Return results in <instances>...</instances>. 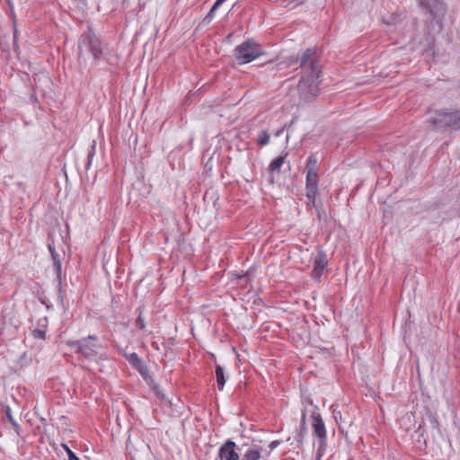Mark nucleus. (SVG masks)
Returning a JSON list of instances; mask_svg holds the SVG:
<instances>
[{"instance_id": "1", "label": "nucleus", "mask_w": 460, "mask_h": 460, "mask_svg": "<svg viewBox=\"0 0 460 460\" xmlns=\"http://www.w3.org/2000/svg\"><path fill=\"white\" fill-rule=\"evenodd\" d=\"M298 63L301 78L297 84L299 97L304 102H309L320 93V74L321 66L317 52L314 49H307L291 60V64Z\"/></svg>"}, {"instance_id": "2", "label": "nucleus", "mask_w": 460, "mask_h": 460, "mask_svg": "<svg viewBox=\"0 0 460 460\" xmlns=\"http://www.w3.org/2000/svg\"><path fill=\"white\" fill-rule=\"evenodd\" d=\"M78 61L86 65L92 57L94 60L99 59L104 49V44L101 39L91 30L83 33L78 41Z\"/></svg>"}, {"instance_id": "3", "label": "nucleus", "mask_w": 460, "mask_h": 460, "mask_svg": "<svg viewBox=\"0 0 460 460\" xmlns=\"http://www.w3.org/2000/svg\"><path fill=\"white\" fill-rule=\"evenodd\" d=\"M264 54L261 46L253 40H247L234 49V57L239 64H247Z\"/></svg>"}, {"instance_id": "4", "label": "nucleus", "mask_w": 460, "mask_h": 460, "mask_svg": "<svg viewBox=\"0 0 460 460\" xmlns=\"http://www.w3.org/2000/svg\"><path fill=\"white\" fill-rule=\"evenodd\" d=\"M68 345L75 348V352L82 355L85 358H95L102 346L98 342V338L95 335H89L77 341H69Z\"/></svg>"}, {"instance_id": "5", "label": "nucleus", "mask_w": 460, "mask_h": 460, "mask_svg": "<svg viewBox=\"0 0 460 460\" xmlns=\"http://www.w3.org/2000/svg\"><path fill=\"white\" fill-rule=\"evenodd\" d=\"M312 418L314 435L318 438L317 460H320L326 448V429L319 413L314 412Z\"/></svg>"}, {"instance_id": "6", "label": "nucleus", "mask_w": 460, "mask_h": 460, "mask_svg": "<svg viewBox=\"0 0 460 460\" xmlns=\"http://www.w3.org/2000/svg\"><path fill=\"white\" fill-rule=\"evenodd\" d=\"M246 447V445H243L238 447L239 452L236 451V444L228 439L225 443H223L218 450L217 459L219 460H240V454H242V448Z\"/></svg>"}, {"instance_id": "7", "label": "nucleus", "mask_w": 460, "mask_h": 460, "mask_svg": "<svg viewBox=\"0 0 460 460\" xmlns=\"http://www.w3.org/2000/svg\"><path fill=\"white\" fill-rule=\"evenodd\" d=\"M419 6L429 13L433 18H441L445 15L447 8L445 4L439 0H416Z\"/></svg>"}, {"instance_id": "8", "label": "nucleus", "mask_w": 460, "mask_h": 460, "mask_svg": "<svg viewBox=\"0 0 460 460\" xmlns=\"http://www.w3.org/2000/svg\"><path fill=\"white\" fill-rule=\"evenodd\" d=\"M305 190H306V198L314 199V197L316 196V192L318 190L317 172H313V171L306 172Z\"/></svg>"}, {"instance_id": "9", "label": "nucleus", "mask_w": 460, "mask_h": 460, "mask_svg": "<svg viewBox=\"0 0 460 460\" xmlns=\"http://www.w3.org/2000/svg\"><path fill=\"white\" fill-rule=\"evenodd\" d=\"M449 112L439 111L429 118V122L434 129L448 128Z\"/></svg>"}, {"instance_id": "10", "label": "nucleus", "mask_w": 460, "mask_h": 460, "mask_svg": "<svg viewBox=\"0 0 460 460\" xmlns=\"http://www.w3.org/2000/svg\"><path fill=\"white\" fill-rule=\"evenodd\" d=\"M261 447L258 445L252 444L247 447L243 454V457L241 460H259L261 456Z\"/></svg>"}, {"instance_id": "11", "label": "nucleus", "mask_w": 460, "mask_h": 460, "mask_svg": "<svg viewBox=\"0 0 460 460\" xmlns=\"http://www.w3.org/2000/svg\"><path fill=\"white\" fill-rule=\"evenodd\" d=\"M326 265H327V260H326L325 255L321 254L320 256H318L314 261L313 276L316 279H319L322 276Z\"/></svg>"}, {"instance_id": "12", "label": "nucleus", "mask_w": 460, "mask_h": 460, "mask_svg": "<svg viewBox=\"0 0 460 460\" xmlns=\"http://www.w3.org/2000/svg\"><path fill=\"white\" fill-rule=\"evenodd\" d=\"M49 250L53 260V266L56 270L57 277L60 280L62 265L61 261L59 259V254L57 252V251L51 244H49Z\"/></svg>"}, {"instance_id": "13", "label": "nucleus", "mask_w": 460, "mask_h": 460, "mask_svg": "<svg viewBox=\"0 0 460 460\" xmlns=\"http://www.w3.org/2000/svg\"><path fill=\"white\" fill-rule=\"evenodd\" d=\"M128 361L136 368L138 370L140 374H144L146 367L143 364V361L138 357L137 353H131L127 357Z\"/></svg>"}, {"instance_id": "14", "label": "nucleus", "mask_w": 460, "mask_h": 460, "mask_svg": "<svg viewBox=\"0 0 460 460\" xmlns=\"http://www.w3.org/2000/svg\"><path fill=\"white\" fill-rule=\"evenodd\" d=\"M286 157H287V153L285 155H281L279 156H278L277 158H275L270 164V166H269V169L270 171V182L272 183L273 182V175L272 173L275 172V171H278L279 170V168L283 165V164L285 163V160H286Z\"/></svg>"}, {"instance_id": "15", "label": "nucleus", "mask_w": 460, "mask_h": 460, "mask_svg": "<svg viewBox=\"0 0 460 460\" xmlns=\"http://www.w3.org/2000/svg\"><path fill=\"white\" fill-rule=\"evenodd\" d=\"M215 373H216L217 388H218V390H223L224 385L226 382V378L225 376V370L221 366L217 365Z\"/></svg>"}, {"instance_id": "16", "label": "nucleus", "mask_w": 460, "mask_h": 460, "mask_svg": "<svg viewBox=\"0 0 460 460\" xmlns=\"http://www.w3.org/2000/svg\"><path fill=\"white\" fill-rule=\"evenodd\" d=\"M448 128H460V111L449 112Z\"/></svg>"}, {"instance_id": "17", "label": "nucleus", "mask_w": 460, "mask_h": 460, "mask_svg": "<svg viewBox=\"0 0 460 460\" xmlns=\"http://www.w3.org/2000/svg\"><path fill=\"white\" fill-rule=\"evenodd\" d=\"M13 327V329H17L18 327V324L15 322L13 321L12 317H7V314H4L3 315V332H4L5 330L9 329Z\"/></svg>"}, {"instance_id": "18", "label": "nucleus", "mask_w": 460, "mask_h": 460, "mask_svg": "<svg viewBox=\"0 0 460 460\" xmlns=\"http://www.w3.org/2000/svg\"><path fill=\"white\" fill-rule=\"evenodd\" d=\"M136 313L137 314V318L136 319V326L139 329V330H144L146 328V323H145V319L142 317V314H143V309L142 307H138L137 310H136Z\"/></svg>"}, {"instance_id": "19", "label": "nucleus", "mask_w": 460, "mask_h": 460, "mask_svg": "<svg viewBox=\"0 0 460 460\" xmlns=\"http://www.w3.org/2000/svg\"><path fill=\"white\" fill-rule=\"evenodd\" d=\"M257 141H258V144L261 145V146H266L269 141H270V135L267 131H261L259 134H258V138H257Z\"/></svg>"}, {"instance_id": "20", "label": "nucleus", "mask_w": 460, "mask_h": 460, "mask_svg": "<svg viewBox=\"0 0 460 460\" xmlns=\"http://www.w3.org/2000/svg\"><path fill=\"white\" fill-rule=\"evenodd\" d=\"M305 416H306V413H305V411H304L302 412L301 427H300V431L298 433V438H297L298 442L302 441V439L305 434Z\"/></svg>"}, {"instance_id": "21", "label": "nucleus", "mask_w": 460, "mask_h": 460, "mask_svg": "<svg viewBox=\"0 0 460 460\" xmlns=\"http://www.w3.org/2000/svg\"><path fill=\"white\" fill-rule=\"evenodd\" d=\"M226 1V0H217L205 19L210 22L213 19V13Z\"/></svg>"}, {"instance_id": "22", "label": "nucleus", "mask_w": 460, "mask_h": 460, "mask_svg": "<svg viewBox=\"0 0 460 460\" xmlns=\"http://www.w3.org/2000/svg\"><path fill=\"white\" fill-rule=\"evenodd\" d=\"M316 164H317V160L313 155H310L308 157V161L306 164V172L307 171L316 172Z\"/></svg>"}, {"instance_id": "23", "label": "nucleus", "mask_w": 460, "mask_h": 460, "mask_svg": "<svg viewBox=\"0 0 460 460\" xmlns=\"http://www.w3.org/2000/svg\"><path fill=\"white\" fill-rule=\"evenodd\" d=\"M63 448L66 450L68 460H80L78 456L67 447L66 444H62Z\"/></svg>"}, {"instance_id": "24", "label": "nucleus", "mask_w": 460, "mask_h": 460, "mask_svg": "<svg viewBox=\"0 0 460 460\" xmlns=\"http://www.w3.org/2000/svg\"><path fill=\"white\" fill-rule=\"evenodd\" d=\"M32 336H33L35 339L43 340V339H45L46 332H45V331H43V330H40V329H35V330H33V331H32Z\"/></svg>"}, {"instance_id": "25", "label": "nucleus", "mask_w": 460, "mask_h": 460, "mask_svg": "<svg viewBox=\"0 0 460 460\" xmlns=\"http://www.w3.org/2000/svg\"><path fill=\"white\" fill-rule=\"evenodd\" d=\"M5 414H6V417L8 419V420L11 422V424L15 421L13 417V415H12L10 407L6 408Z\"/></svg>"}, {"instance_id": "26", "label": "nucleus", "mask_w": 460, "mask_h": 460, "mask_svg": "<svg viewBox=\"0 0 460 460\" xmlns=\"http://www.w3.org/2000/svg\"><path fill=\"white\" fill-rule=\"evenodd\" d=\"M279 445V441L278 440H274V441H271L269 445V447L270 450H273L275 449Z\"/></svg>"}, {"instance_id": "27", "label": "nucleus", "mask_w": 460, "mask_h": 460, "mask_svg": "<svg viewBox=\"0 0 460 460\" xmlns=\"http://www.w3.org/2000/svg\"><path fill=\"white\" fill-rule=\"evenodd\" d=\"M12 425L14 428L16 433L19 435L20 434V426L18 425V423L16 421H14L12 423Z\"/></svg>"}, {"instance_id": "28", "label": "nucleus", "mask_w": 460, "mask_h": 460, "mask_svg": "<svg viewBox=\"0 0 460 460\" xmlns=\"http://www.w3.org/2000/svg\"><path fill=\"white\" fill-rule=\"evenodd\" d=\"M308 205H312V206H315V196L314 197V199H308Z\"/></svg>"}, {"instance_id": "29", "label": "nucleus", "mask_w": 460, "mask_h": 460, "mask_svg": "<svg viewBox=\"0 0 460 460\" xmlns=\"http://www.w3.org/2000/svg\"><path fill=\"white\" fill-rule=\"evenodd\" d=\"M284 131V128H281L279 130L277 131L276 136H280Z\"/></svg>"}, {"instance_id": "30", "label": "nucleus", "mask_w": 460, "mask_h": 460, "mask_svg": "<svg viewBox=\"0 0 460 460\" xmlns=\"http://www.w3.org/2000/svg\"><path fill=\"white\" fill-rule=\"evenodd\" d=\"M333 414H334V417L337 418V416H339V414H341V412H336V411H333Z\"/></svg>"}, {"instance_id": "31", "label": "nucleus", "mask_w": 460, "mask_h": 460, "mask_svg": "<svg viewBox=\"0 0 460 460\" xmlns=\"http://www.w3.org/2000/svg\"><path fill=\"white\" fill-rule=\"evenodd\" d=\"M333 414H334V417L337 418V416H339V414H341V412H336V411H333Z\"/></svg>"}, {"instance_id": "32", "label": "nucleus", "mask_w": 460, "mask_h": 460, "mask_svg": "<svg viewBox=\"0 0 460 460\" xmlns=\"http://www.w3.org/2000/svg\"><path fill=\"white\" fill-rule=\"evenodd\" d=\"M385 23H387V24H392V23H393V22H390V21H385Z\"/></svg>"}]
</instances>
